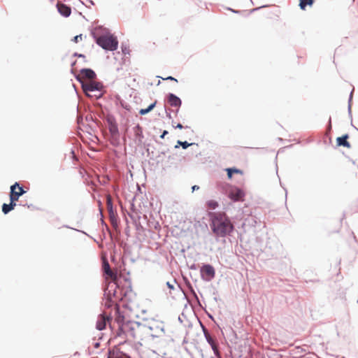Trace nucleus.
I'll return each mask as SVG.
<instances>
[{
	"instance_id": "2f4dec72",
	"label": "nucleus",
	"mask_w": 358,
	"mask_h": 358,
	"mask_svg": "<svg viewBox=\"0 0 358 358\" xmlns=\"http://www.w3.org/2000/svg\"><path fill=\"white\" fill-rule=\"evenodd\" d=\"M167 285L169 287H170L171 289H172L173 287V285H171L169 282H167Z\"/></svg>"
},
{
	"instance_id": "412c9836",
	"label": "nucleus",
	"mask_w": 358,
	"mask_h": 358,
	"mask_svg": "<svg viewBox=\"0 0 358 358\" xmlns=\"http://www.w3.org/2000/svg\"><path fill=\"white\" fill-rule=\"evenodd\" d=\"M122 52L124 55H129L130 54V48L127 45H122Z\"/></svg>"
},
{
	"instance_id": "20e7f679",
	"label": "nucleus",
	"mask_w": 358,
	"mask_h": 358,
	"mask_svg": "<svg viewBox=\"0 0 358 358\" xmlns=\"http://www.w3.org/2000/svg\"><path fill=\"white\" fill-rule=\"evenodd\" d=\"M82 87L87 96L99 99L102 95L101 90L103 85L100 83L94 82L93 80L86 83L83 82L82 83Z\"/></svg>"
},
{
	"instance_id": "f8f14e48",
	"label": "nucleus",
	"mask_w": 358,
	"mask_h": 358,
	"mask_svg": "<svg viewBox=\"0 0 358 358\" xmlns=\"http://www.w3.org/2000/svg\"><path fill=\"white\" fill-rule=\"evenodd\" d=\"M109 320V318L105 315H100L98 317L96 327L99 330H103L106 326V322Z\"/></svg>"
},
{
	"instance_id": "2eb2a0df",
	"label": "nucleus",
	"mask_w": 358,
	"mask_h": 358,
	"mask_svg": "<svg viewBox=\"0 0 358 358\" xmlns=\"http://www.w3.org/2000/svg\"><path fill=\"white\" fill-rule=\"evenodd\" d=\"M80 76L83 78L89 79L90 81L93 80L96 77L95 73L92 69H82L80 71Z\"/></svg>"
},
{
	"instance_id": "7c9ffc66",
	"label": "nucleus",
	"mask_w": 358,
	"mask_h": 358,
	"mask_svg": "<svg viewBox=\"0 0 358 358\" xmlns=\"http://www.w3.org/2000/svg\"><path fill=\"white\" fill-rule=\"evenodd\" d=\"M176 128H178V129H182L183 128V126L178 123L176 126Z\"/></svg>"
},
{
	"instance_id": "4468645a",
	"label": "nucleus",
	"mask_w": 358,
	"mask_h": 358,
	"mask_svg": "<svg viewBox=\"0 0 358 358\" xmlns=\"http://www.w3.org/2000/svg\"><path fill=\"white\" fill-rule=\"evenodd\" d=\"M168 103L173 107L179 108L181 105V100L175 94H169L168 95Z\"/></svg>"
},
{
	"instance_id": "0eeeda50",
	"label": "nucleus",
	"mask_w": 358,
	"mask_h": 358,
	"mask_svg": "<svg viewBox=\"0 0 358 358\" xmlns=\"http://www.w3.org/2000/svg\"><path fill=\"white\" fill-rule=\"evenodd\" d=\"M164 157L162 159V163L165 167H171L176 165L178 163V156L176 153L169 154L168 155L163 153Z\"/></svg>"
},
{
	"instance_id": "c756f323",
	"label": "nucleus",
	"mask_w": 358,
	"mask_h": 358,
	"mask_svg": "<svg viewBox=\"0 0 358 358\" xmlns=\"http://www.w3.org/2000/svg\"><path fill=\"white\" fill-rule=\"evenodd\" d=\"M192 191L194 192L195 190H198L199 189V187L198 185H194V186H192Z\"/></svg>"
},
{
	"instance_id": "72a5a7b5",
	"label": "nucleus",
	"mask_w": 358,
	"mask_h": 358,
	"mask_svg": "<svg viewBox=\"0 0 358 358\" xmlns=\"http://www.w3.org/2000/svg\"><path fill=\"white\" fill-rule=\"evenodd\" d=\"M210 358H214V357H210Z\"/></svg>"
},
{
	"instance_id": "f257e3e1",
	"label": "nucleus",
	"mask_w": 358,
	"mask_h": 358,
	"mask_svg": "<svg viewBox=\"0 0 358 358\" xmlns=\"http://www.w3.org/2000/svg\"><path fill=\"white\" fill-rule=\"evenodd\" d=\"M118 324L119 328L117 332L118 336L141 344V341L145 338V328L143 325L135 321H124V319L121 322L119 320Z\"/></svg>"
},
{
	"instance_id": "7ed1b4c3",
	"label": "nucleus",
	"mask_w": 358,
	"mask_h": 358,
	"mask_svg": "<svg viewBox=\"0 0 358 358\" xmlns=\"http://www.w3.org/2000/svg\"><path fill=\"white\" fill-rule=\"evenodd\" d=\"M96 43L103 49L110 51L115 50L118 46V41L115 36L110 33L103 34L100 36H94Z\"/></svg>"
},
{
	"instance_id": "a878e982",
	"label": "nucleus",
	"mask_w": 358,
	"mask_h": 358,
	"mask_svg": "<svg viewBox=\"0 0 358 358\" xmlns=\"http://www.w3.org/2000/svg\"><path fill=\"white\" fill-rule=\"evenodd\" d=\"M226 171L227 173V177L229 179L232 178V171H231L229 168L226 169Z\"/></svg>"
},
{
	"instance_id": "aec40b11",
	"label": "nucleus",
	"mask_w": 358,
	"mask_h": 358,
	"mask_svg": "<svg viewBox=\"0 0 358 358\" xmlns=\"http://www.w3.org/2000/svg\"><path fill=\"white\" fill-rule=\"evenodd\" d=\"M178 145H176L175 146L176 148H178V145H181L182 147V148L184 149H186L187 148L189 145H191L192 144L191 143H187V141H178L177 142Z\"/></svg>"
},
{
	"instance_id": "39448f33",
	"label": "nucleus",
	"mask_w": 358,
	"mask_h": 358,
	"mask_svg": "<svg viewBox=\"0 0 358 358\" xmlns=\"http://www.w3.org/2000/svg\"><path fill=\"white\" fill-rule=\"evenodd\" d=\"M201 278L205 281H210L215 276V270L210 264H204L200 268Z\"/></svg>"
},
{
	"instance_id": "ddd939ff",
	"label": "nucleus",
	"mask_w": 358,
	"mask_h": 358,
	"mask_svg": "<svg viewBox=\"0 0 358 358\" xmlns=\"http://www.w3.org/2000/svg\"><path fill=\"white\" fill-rule=\"evenodd\" d=\"M349 138L348 134H345L342 136L336 138V145L337 146H343L347 148H350L351 145L350 143L348 141Z\"/></svg>"
},
{
	"instance_id": "6ab92c4d",
	"label": "nucleus",
	"mask_w": 358,
	"mask_h": 358,
	"mask_svg": "<svg viewBox=\"0 0 358 358\" xmlns=\"http://www.w3.org/2000/svg\"><path fill=\"white\" fill-rule=\"evenodd\" d=\"M13 210V207L10 206V204L3 203L2 206V211L4 214L8 213Z\"/></svg>"
},
{
	"instance_id": "c85d7f7f",
	"label": "nucleus",
	"mask_w": 358,
	"mask_h": 358,
	"mask_svg": "<svg viewBox=\"0 0 358 358\" xmlns=\"http://www.w3.org/2000/svg\"><path fill=\"white\" fill-rule=\"evenodd\" d=\"M168 134V131H164V132L162 133V134L160 136V138H164L165 135H166Z\"/></svg>"
},
{
	"instance_id": "9d476101",
	"label": "nucleus",
	"mask_w": 358,
	"mask_h": 358,
	"mask_svg": "<svg viewBox=\"0 0 358 358\" xmlns=\"http://www.w3.org/2000/svg\"><path fill=\"white\" fill-rule=\"evenodd\" d=\"M244 195L243 190L237 187L231 188L229 192V197L234 201L243 200Z\"/></svg>"
},
{
	"instance_id": "5701e85b",
	"label": "nucleus",
	"mask_w": 358,
	"mask_h": 358,
	"mask_svg": "<svg viewBox=\"0 0 358 358\" xmlns=\"http://www.w3.org/2000/svg\"><path fill=\"white\" fill-rule=\"evenodd\" d=\"M231 171H232V173H238V174H241V175H243V171L241 169H238L236 168H229Z\"/></svg>"
},
{
	"instance_id": "6e6552de",
	"label": "nucleus",
	"mask_w": 358,
	"mask_h": 358,
	"mask_svg": "<svg viewBox=\"0 0 358 358\" xmlns=\"http://www.w3.org/2000/svg\"><path fill=\"white\" fill-rule=\"evenodd\" d=\"M25 191L23 188L20 186L17 182H15L10 187V199H12V201H18L19 197Z\"/></svg>"
},
{
	"instance_id": "423d86ee",
	"label": "nucleus",
	"mask_w": 358,
	"mask_h": 358,
	"mask_svg": "<svg viewBox=\"0 0 358 358\" xmlns=\"http://www.w3.org/2000/svg\"><path fill=\"white\" fill-rule=\"evenodd\" d=\"M102 269H103V273L106 275V280H107L108 278H110L112 282L117 284V273L111 270L110 264L106 258L103 259Z\"/></svg>"
},
{
	"instance_id": "1a4fd4ad",
	"label": "nucleus",
	"mask_w": 358,
	"mask_h": 358,
	"mask_svg": "<svg viewBox=\"0 0 358 358\" xmlns=\"http://www.w3.org/2000/svg\"><path fill=\"white\" fill-rule=\"evenodd\" d=\"M120 345L115 346L108 352V358H131L129 355L123 352Z\"/></svg>"
},
{
	"instance_id": "f03ea898",
	"label": "nucleus",
	"mask_w": 358,
	"mask_h": 358,
	"mask_svg": "<svg viewBox=\"0 0 358 358\" xmlns=\"http://www.w3.org/2000/svg\"><path fill=\"white\" fill-rule=\"evenodd\" d=\"M211 229L215 234L223 237L232 231L234 226L224 213H213Z\"/></svg>"
},
{
	"instance_id": "b1692460",
	"label": "nucleus",
	"mask_w": 358,
	"mask_h": 358,
	"mask_svg": "<svg viewBox=\"0 0 358 358\" xmlns=\"http://www.w3.org/2000/svg\"><path fill=\"white\" fill-rule=\"evenodd\" d=\"M135 132L137 136H139V137L141 138V136H142V130H141V128L139 125H137L136 127H135Z\"/></svg>"
},
{
	"instance_id": "4be33fe9",
	"label": "nucleus",
	"mask_w": 358,
	"mask_h": 358,
	"mask_svg": "<svg viewBox=\"0 0 358 358\" xmlns=\"http://www.w3.org/2000/svg\"><path fill=\"white\" fill-rule=\"evenodd\" d=\"M208 206L211 209H215L217 206V203L215 201H209L208 202Z\"/></svg>"
},
{
	"instance_id": "473e14b6",
	"label": "nucleus",
	"mask_w": 358,
	"mask_h": 358,
	"mask_svg": "<svg viewBox=\"0 0 358 358\" xmlns=\"http://www.w3.org/2000/svg\"><path fill=\"white\" fill-rule=\"evenodd\" d=\"M92 94H97V92L96 91H93Z\"/></svg>"
},
{
	"instance_id": "a211bd4d",
	"label": "nucleus",
	"mask_w": 358,
	"mask_h": 358,
	"mask_svg": "<svg viewBox=\"0 0 358 358\" xmlns=\"http://www.w3.org/2000/svg\"><path fill=\"white\" fill-rule=\"evenodd\" d=\"M314 0H300L299 6L301 9L305 10L306 6H311L313 3Z\"/></svg>"
},
{
	"instance_id": "bb28decb",
	"label": "nucleus",
	"mask_w": 358,
	"mask_h": 358,
	"mask_svg": "<svg viewBox=\"0 0 358 358\" xmlns=\"http://www.w3.org/2000/svg\"><path fill=\"white\" fill-rule=\"evenodd\" d=\"M10 206L13 207V210L14 209L15 206H16V201H12V199H10Z\"/></svg>"
},
{
	"instance_id": "9b49d317",
	"label": "nucleus",
	"mask_w": 358,
	"mask_h": 358,
	"mask_svg": "<svg viewBox=\"0 0 358 358\" xmlns=\"http://www.w3.org/2000/svg\"><path fill=\"white\" fill-rule=\"evenodd\" d=\"M57 8L59 13L64 17H69L71 13V8L61 2L57 3Z\"/></svg>"
},
{
	"instance_id": "f3484780",
	"label": "nucleus",
	"mask_w": 358,
	"mask_h": 358,
	"mask_svg": "<svg viewBox=\"0 0 358 358\" xmlns=\"http://www.w3.org/2000/svg\"><path fill=\"white\" fill-rule=\"evenodd\" d=\"M156 103H157V101H155L153 103L150 104L147 108L141 109L139 110V113L142 115L148 113L150 111H151L155 107Z\"/></svg>"
},
{
	"instance_id": "393cba45",
	"label": "nucleus",
	"mask_w": 358,
	"mask_h": 358,
	"mask_svg": "<svg viewBox=\"0 0 358 358\" xmlns=\"http://www.w3.org/2000/svg\"><path fill=\"white\" fill-rule=\"evenodd\" d=\"M82 40H83V35L82 34H79V35L76 36L73 38V41L74 43H78L79 41H81Z\"/></svg>"
},
{
	"instance_id": "dca6fc26",
	"label": "nucleus",
	"mask_w": 358,
	"mask_h": 358,
	"mask_svg": "<svg viewBox=\"0 0 358 358\" xmlns=\"http://www.w3.org/2000/svg\"><path fill=\"white\" fill-rule=\"evenodd\" d=\"M108 129L113 136H118V127L115 121L108 120Z\"/></svg>"
},
{
	"instance_id": "cd10ccee",
	"label": "nucleus",
	"mask_w": 358,
	"mask_h": 358,
	"mask_svg": "<svg viewBox=\"0 0 358 358\" xmlns=\"http://www.w3.org/2000/svg\"><path fill=\"white\" fill-rule=\"evenodd\" d=\"M164 80H173L175 82H178L177 79H176L175 78L172 77V76H169L166 78H164Z\"/></svg>"
}]
</instances>
